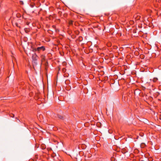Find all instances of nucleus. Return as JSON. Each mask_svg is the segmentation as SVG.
Instances as JSON below:
<instances>
[{
    "mask_svg": "<svg viewBox=\"0 0 161 161\" xmlns=\"http://www.w3.org/2000/svg\"><path fill=\"white\" fill-rule=\"evenodd\" d=\"M69 23L70 25L72 24V21H70Z\"/></svg>",
    "mask_w": 161,
    "mask_h": 161,
    "instance_id": "423d86ee",
    "label": "nucleus"
},
{
    "mask_svg": "<svg viewBox=\"0 0 161 161\" xmlns=\"http://www.w3.org/2000/svg\"><path fill=\"white\" fill-rule=\"evenodd\" d=\"M10 116L11 117H14V114H11L10 115Z\"/></svg>",
    "mask_w": 161,
    "mask_h": 161,
    "instance_id": "7ed1b4c3",
    "label": "nucleus"
},
{
    "mask_svg": "<svg viewBox=\"0 0 161 161\" xmlns=\"http://www.w3.org/2000/svg\"><path fill=\"white\" fill-rule=\"evenodd\" d=\"M127 152V150H125V151L124 153H126V152Z\"/></svg>",
    "mask_w": 161,
    "mask_h": 161,
    "instance_id": "1a4fd4ad",
    "label": "nucleus"
},
{
    "mask_svg": "<svg viewBox=\"0 0 161 161\" xmlns=\"http://www.w3.org/2000/svg\"><path fill=\"white\" fill-rule=\"evenodd\" d=\"M157 79H156H156H154L153 80V81H154V82H155V81H157Z\"/></svg>",
    "mask_w": 161,
    "mask_h": 161,
    "instance_id": "0eeeda50",
    "label": "nucleus"
},
{
    "mask_svg": "<svg viewBox=\"0 0 161 161\" xmlns=\"http://www.w3.org/2000/svg\"><path fill=\"white\" fill-rule=\"evenodd\" d=\"M45 49V47L44 46H42L41 47H39L36 48L34 49L35 51L37 52L38 53L40 52L41 51H44Z\"/></svg>",
    "mask_w": 161,
    "mask_h": 161,
    "instance_id": "f257e3e1",
    "label": "nucleus"
},
{
    "mask_svg": "<svg viewBox=\"0 0 161 161\" xmlns=\"http://www.w3.org/2000/svg\"><path fill=\"white\" fill-rule=\"evenodd\" d=\"M159 118L161 120V115L160 116Z\"/></svg>",
    "mask_w": 161,
    "mask_h": 161,
    "instance_id": "6e6552de",
    "label": "nucleus"
},
{
    "mask_svg": "<svg viewBox=\"0 0 161 161\" xmlns=\"http://www.w3.org/2000/svg\"><path fill=\"white\" fill-rule=\"evenodd\" d=\"M16 24V25H17V26H18V24Z\"/></svg>",
    "mask_w": 161,
    "mask_h": 161,
    "instance_id": "9d476101",
    "label": "nucleus"
},
{
    "mask_svg": "<svg viewBox=\"0 0 161 161\" xmlns=\"http://www.w3.org/2000/svg\"><path fill=\"white\" fill-rule=\"evenodd\" d=\"M140 17L139 16H137V19H140Z\"/></svg>",
    "mask_w": 161,
    "mask_h": 161,
    "instance_id": "39448f33",
    "label": "nucleus"
},
{
    "mask_svg": "<svg viewBox=\"0 0 161 161\" xmlns=\"http://www.w3.org/2000/svg\"><path fill=\"white\" fill-rule=\"evenodd\" d=\"M58 118L60 119H63V117L62 116L59 115L58 116Z\"/></svg>",
    "mask_w": 161,
    "mask_h": 161,
    "instance_id": "f03ea898",
    "label": "nucleus"
},
{
    "mask_svg": "<svg viewBox=\"0 0 161 161\" xmlns=\"http://www.w3.org/2000/svg\"><path fill=\"white\" fill-rule=\"evenodd\" d=\"M33 63H34L35 64H36V60H34L33 61Z\"/></svg>",
    "mask_w": 161,
    "mask_h": 161,
    "instance_id": "20e7f679",
    "label": "nucleus"
}]
</instances>
